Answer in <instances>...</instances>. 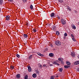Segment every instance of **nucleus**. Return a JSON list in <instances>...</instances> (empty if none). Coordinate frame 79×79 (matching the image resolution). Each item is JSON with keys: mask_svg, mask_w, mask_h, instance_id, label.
Masks as SVG:
<instances>
[{"mask_svg": "<svg viewBox=\"0 0 79 79\" xmlns=\"http://www.w3.org/2000/svg\"><path fill=\"white\" fill-rule=\"evenodd\" d=\"M55 44L56 45H61V42L59 40H57L55 41Z\"/></svg>", "mask_w": 79, "mask_h": 79, "instance_id": "f257e3e1", "label": "nucleus"}, {"mask_svg": "<svg viewBox=\"0 0 79 79\" xmlns=\"http://www.w3.org/2000/svg\"><path fill=\"white\" fill-rule=\"evenodd\" d=\"M61 23L63 25H64V24H66V21L65 20H64V19H61Z\"/></svg>", "mask_w": 79, "mask_h": 79, "instance_id": "f03ea898", "label": "nucleus"}, {"mask_svg": "<svg viewBox=\"0 0 79 79\" xmlns=\"http://www.w3.org/2000/svg\"><path fill=\"white\" fill-rule=\"evenodd\" d=\"M10 16L9 15H7L6 17V20L7 21L10 20Z\"/></svg>", "mask_w": 79, "mask_h": 79, "instance_id": "7ed1b4c3", "label": "nucleus"}, {"mask_svg": "<svg viewBox=\"0 0 79 79\" xmlns=\"http://www.w3.org/2000/svg\"><path fill=\"white\" fill-rule=\"evenodd\" d=\"M58 60L59 61H61V62H62L63 61V59L60 58L58 59Z\"/></svg>", "mask_w": 79, "mask_h": 79, "instance_id": "20e7f679", "label": "nucleus"}, {"mask_svg": "<svg viewBox=\"0 0 79 79\" xmlns=\"http://www.w3.org/2000/svg\"><path fill=\"white\" fill-rule=\"evenodd\" d=\"M16 77L18 79H19V78H20V77H21V76L20 75V74H17L16 75Z\"/></svg>", "mask_w": 79, "mask_h": 79, "instance_id": "39448f33", "label": "nucleus"}, {"mask_svg": "<svg viewBox=\"0 0 79 79\" xmlns=\"http://www.w3.org/2000/svg\"><path fill=\"white\" fill-rule=\"evenodd\" d=\"M28 71L29 72H31V71L32 70V69H31V68L30 66H29L28 67Z\"/></svg>", "mask_w": 79, "mask_h": 79, "instance_id": "423d86ee", "label": "nucleus"}, {"mask_svg": "<svg viewBox=\"0 0 79 79\" xmlns=\"http://www.w3.org/2000/svg\"><path fill=\"white\" fill-rule=\"evenodd\" d=\"M37 54L38 55H39V56H44V55L42 54H41L40 52L37 53Z\"/></svg>", "mask_w": 79, "mask_h": 79, "instance_id": "0eeeda50", "label": "nucleus"}, {"mask_svg": "<svg viewBox=\"0 0 79 79\" xmlns=\"http://www.w3.org/2000/svg\"><path fill=\"white\" fill-rule=\"evenodd\" d=\"M72 27L73 29H76V26L74 25H72Z\"/></svg>", "mask_w": 79, "mask_h": 79, "instance_id": "6e6552de", "label": "nucleus"}, {"mask_svg": "<svg viewBox=\"0 0 79 79\" xmlns=\"http://www.w3.org/2000/svg\"><path fill=\"white\" fill-rule=\"evenodd\" d=\"M32 76L33 77L35 78L37 77V74L36 73H34L33 74Z\"/></svg>", "mask_w": 79, "mask_h": 79, "instance_id": "1a4fd4ad", "label": "nucleus"}, {"mask_svg": "<svg viewBox=\"0 0 79 79\" xmlns=\"http://www.w3.org/2000/svg\"><path fill=\"white\" fill-rule=\"evenodd\" d=\"M66 64L67 65H71V63L70 62L68 61H67L66 62Z\"/></svg>", "mask_w": 79, "mask_h": 79, "instance_id": "9d476101", "label": "nucleus"}, {"mask_svg": "<svg viewBox=\"0 0 79 79\" xmlns=\"http://www.w3.org/2000/svg\"><path fill=\"white\" fill-rule=\"evenodd\" d=\"M58 70L60 72H62L63 71V68H60L58 69Z\"/></svg>", "mask_w": 79, "mask_h": 79, "instance_id": "9b49d317", "label": "nucleus"}, {"mask_svg": "<svg viewBox=\"0 0 79 79\" xmlns=\"http://www.w3.org/2000/svg\"><path fill=\"white\" fill-rule=\"evenodd\" d=\"M23 36L24 38H27V35L26 34H24Z\"/></svg>", "mask_w": 79, "mask_h": 79, "instance_id": "f8f14e48", "label": "nucleus"}, {"mask_svg": "<svg viewBox=\"0 0 79 79\" xmlns=\"http://www.w3.org/2000/svg\"><path fill=\"white\" fill-rule=\"evenodd\" d=\"M71 55L72 56H73V57L75 56V54L74 53H71Z\"/></svg>", "mask_w": 79, "mask_h": 79, "instance_id": "ddd939ff", "label": "nucleus"}, {"mask_svg": "<svg viewBox=\"0 0 79 79\" xmlns=\"http://www.w3.org/2000/svg\"><path fill=\"white\" fill-rule=\"evenodd\" d=\"M64 67L65 68H69V67H70V66L68 65H64Z\"/></svg>", "mask_w": 79, "mask_h": 79, "instance_id": "4468645a", "label": "nucleus"}, {"mask_svg": "<svg viewBox=\"0 0 79 79\" xmlns=\"http://www.w3.org/2000/svg\"><path fill=\"white\" fill-rule=\"evenodd\" d=\"M59 3H62L63 2V0H58Z\"/></svg>", "mask_w": 79, "mask_h": 79, "instance_id": "2eb2a0df", "label": "nucleus"}, {"mask_svg": "<svg viewBox=\"0 0 79 79\" xmlns=\"http://www.w3.org/2000/svg\"><path fill=\"white\" fill-rule=\"evenodd\" d=\"M32 55H31L29 57V60H31V59H32Z\"/></svg>", "mask_w": 79, "mask_h": 79, "instance_id": "dca6fc26", "label": "nucleus"}, {"mask_svg": "<svg viewBox=\"0 0 79 79\" xmlns=\"http://www.w3.org/2000/svg\"><path fill=\"white\" fill-rule=\"evenodd\" d=\"M49 56H50L51 57H52V56H53V54L52 53H50L49 54Z\"/></svg>", "mask_w": 79, "mask_h": 79, "instance_id": "f3484780", "label": "nucleus"}, {"mask_svg": "<svg viewBox=\"0 0 79 79\" xmlns=\"http://www.w3.org/2000/svg\"><path fill=\"white\" fill-rule=\"evenodd\" d=\"M55 16V14L54 13H52L51 15V17H53Z\"/></svg>", "mask_w": 79, "mask_h": 79, "instance_id": "a211bd4d", "label": "nucleus"}, {"mask_svg": "<svg viewBox=\"0 0 79 79\" xmlns=\"http://www.w3.org/2000/svg\"><path fill=\"white\" fill-rule=\"evenodd\" d=\"M56 34L57 35H60V32L59 31H56Z\"/></svg>", "mask_w": 79, "mask_h": 79, "instance_id": "6ab92c4d", "label": "nucleus"}, {"mask_svg": "<svg viewBox=\"0 0 79 79\" xmlns=\"http://www.w3.org/2000/svg\"><path fill=\"white\" fill-rule=\"evenodd\" d=\"M79 64V60L76 61L75 62V64Z\"/></svg>", "mask_w": 79, "mask_h": 79, "instance_id": "aec40b11", "label": "nucleus"}, {"mask_svg": "<svg viewBox=\"0 0 79 79\" xmlns=\"http://www.w3.org/2000/svg\"><path fill=\"white\" fill-rule=\"evenodd\" d=\"M14 68H15V67L13 66H11L10 67V68L11 69H13Z\"/></svg>", "mask_w": 79, "mask_h": 79, "instance_id": "412c9836", "label": "nucleus"}, {"mask_svg": "<svg viewBox=\"0 0 79 79\" xmlns=\"http://www.w3.org/2000/svg\"><path fill=\"white\" fill-rule=\"evenodd\" d=\"M30 8L31 10H32L33 9V6H32V5H31L30 6Z\"/></svg>", "mask_w": 79, "mask_h": 79, "instance_id": "4be33fe9", "label": "nucleus"}, {"mask_svg": "<svg viewBox=\"0 0 79 79\" xmlns=\"http://www.w3.org/2000/svg\"><path fill=\"white\" fill-rule=\"evenodd\" d=\"M28 77V76H27V75H26L25 77V79H27Z\"/></svg>", "mask_w": 79, "mask_h": 79, "instance_id": "5701e85b", "label": "nucleus"}, {"mask_svg": "<svg viewBox=\"0 0 79 79\" xmlns=\"http://www.w3.org/2000/svg\"><path fill=\"white\" fill-rule=\"evenodd\" d=\"M33 31L34 32H36L37 31H36V30L35 29H33Z\"/></svg>", "mask_w": 79, "mask_h": 79, "instance_id": "b1692460", "label": "nucleus"}, {"mask_svg": "<svg viewBox=\"0 0 79 79\" xmlns=\"http://www.w3.org/2000/svg\"><path fill=\"white\" fill-rule=\"evenodd\" d=\"M3 3V0H0V4Z\"/></svg>", "mask_w": 79, "mask_h": 79, "instance_id": "393cba45", "label": "nucleus"}, {"mask_svg": "<svg viewBox=\"0 0 79 79\" xmlns=\"http://www.w3.org/2000/svg\"><path fill=\"white\" fill-rule=\"evenodd\" d=\"M51 79H55V78L53 76H52L51 77Z\"/></svg>", "mask_w": 79, "mask_h": 79, "instance_id": "a878e982", "label": "nucleus"}, {"mask_svg": "<svg viewBox=\"0 0 79 79\" xmlns=\"http://www.w3.org/2000/svg\"><path fill=\"white\" fill-rule=\"evenodd\" d=\"M71 37H73V38H74V36L73 35V34H71Z\"/></svg>", "mask_w": 79, "mask_h": 79, "instance_id": "bb28decb", "label": "nucleus"}, {"mask_svg": "<svg viewBox=\"0 0 79 79\" xmlns=\"http://www.w3.org/2000/svg\"><path fill=\"white\" fill-rule=\"evenodd\" d=\"M57 62H56V61H54L53 62V64H56Z\"/></svg>", "mask_w": 79, "mask_h": 79, "instance_id": "cd10ccee", "label": "nucleus"}, {"mask_svg": "<svg viewBox=\"0 0 79 79\" xmlns=\"http://www.w3.org/2000/svg\"><path fill=\"white\" fill-rule=\"evenodd\" d=\"M16 56L18 58H19V57H20L19 56V54H17L16 55Z\"/></svg>", "mask_w": 79, "mask_h": 79, "instance_id": "c85d7f7f", "label": "nucleus"}, {"mask_svg": "<svg viewBox=\"0 0 79 79\" xmlns=\"http://www.w3.org/2000/svg\"><path fill=\"white\" fill-rule=\"evenodd\" d=\"M64 36H65V37H66V36H67V35H68V34H67V33H65L64 34Z\"/></svg>", "mask_w": 79, "mask_h": 79, "instance_id": "c756f323", "label": "nucleus"}, {"mask_svg": "<svg viewBox=\"0 0 79 79\" xmlns=\"http://www.w3.org/2000/svg\"><path fill=\"white\" fill-rule=\"evenodd\" d=\"M72 40L73 41H76V40H75V39L74 38H72Z\"/></svg>", "mask_w": 79, "mask_h": 79, "instance_id": "7c9ffc66", "label": "nucleus"}, {"mask_svg": "<svg viewBox=\"0 0 79 79\" xmlns=\"http://www.w3.org/2000/svg\"><path fill=\"white\" fill-rule=\"evenodd\" d=\"M77 71H78V72H79V68H77Z\"/></svg>", "mask_w": 79, "mask_h": 79, "instance_id": "2f4dec72", "label": "nucleus"}, {"mask_svg": "<svg viewBox=\"0 0 79 79\" xmlns=\"http://www.w3.org/2000/svg\"><path fill=\"white\" fill-rule=\"evenodd\" d=\"M39 67V68H41V69L42 68V65H40Z\"/></svg>", "mask_w": 79, "mask_h": 79, "instance_id": "473e14b6", "label": "nucleus"}, {"mask_svg": "<svg viewBox=\"0 0 79 79\" xmlns=\"http://www.w3.org/2000/svg\"><path fill=\"white\" fill-rule=\"evenodd\" d=\"M53 65L52 64H50L49 65L50 66H52Z\"/></svg>", "mask_w": 79, "mask_h": 79, "instance_id": "72a5a7b5", "label": "nucleus"}, {"mask_svg": "<svg viewBox=\"0 0 79 79\" xmlns=\"http://www.w3.org/2000/svg\"><path fill=\"white\" fill-rule=\"evenodd\" d=\"M36 73H37V74H39V71H36Z\"/></svg>", "mask_w": 79, "mask_h": 79, "instance_id": "f704fd0d", "label": "nucleus"}, {"mask_svg": "<svg viewBox=\"0 0 79 79\" xmlns=\"http://www.w3.org/2000/svg\"><path fill=\"white\" fill-rule=\"evenodd\" d=\"M23 2H26L27 1V0H23Z\"/></svg>", "mask_w": 79, "mask_h": 79, "instance_id": "c9c22d12", "label": "nucleus"}, {"mask_svg": "<svg viewBox=\"0 0 79 79\" xmlns=\"http://www.w3.org/2000/svg\"><path fill=\"white\" fill-rule=\"evenodd\" d=\"M46 67V65H45V64H44L43 65V66H42V67Z\"/></svg>", "mask_w": 79, "mask_h": 79, "instance_id": "e433bc0d", "label": "nucleus"}, {"mask_svg": "<svg viewBox=\"0 0 79 79\" xmlns=\"http://www.w3.org/2000/svg\"><path fill=\"white\" fill-rule=\"evenodd\" d=\"M56 65H58V66H59V65H60V64H59L57 63H56Z\"/></svg>", "mask_w": 79, "mask_h": 79, "instance_id": "4c0bfd02", "label": "nucleus"}, {"mask_svg": "<svg viewBox=\"0 0 79 79\" xmlns=\"http://www.w3.org/2000/svg\"><path fill=\"white\" fill-rule=\"evenodd\" d=\"M9 2H13V0H8Z\"/></svg>", "mask_w": 79, "mask_h": 79, "instance_id": "58836bf2", "label": "nucleus"}, {"mask_svg": "<svg viewBox=\"0 0 79 79\" xmlns=\"http://www.w3.org/2000/svg\"><path fill=\"white\" fill-rule=\"evenodd\" d=\"M57 18H58V19H60V17L59 16L57 17Z\"/></svg>", "mask_w": 79, "mask_h": 79, "instance_id": "ea45409f", "label": "nucleus"}, {"mask_svg": "<svg viewBox=\"0 0 79 79\" xmlns=\"http://www.w3.org/2000/svg\"><path fill=\"white\" fill-rule=\"evenodd\" d=\"M50 46H51V47H53V45H50Z\"/></svg>", "mask_w": 79, "mask_h": 79, "instance_id": "a19ab883", "label": "nucleus"}, {"mask_svg": "<svg viewBox=\"0 0 79 79\" xmlns=\"http://www.w3.org/2000/svg\"><path fill=\"white\" fill-rule=\"evenodd\" d=\"M77 57L78 58H79V55Z\"/></svg>", "mask_w": 79, "mask_h": 79, "instance_id": "79ce46f5", "label": "nucleus"}, {"mask_svg": "<svg viewBox=\"0 0 79 79\" xmlns=\"http://www.w3.org/2000/svg\"><path fill=\"white\" fill-rule=\"evenodd\" d=\"M57 62H59V61H58V60H57Z\"/></svg>", "mask_w": 79, "mask_h": 79, "instance_id": "37998d69", "label": "nucleus"}, {"mask_svg": "<svg viewBox=\"0 0 79 79\" xmlns=\"http://www.w3.org/2000/svg\"><path fill=\"white\" fill-rule=\"evenodd\" d=\"M69 10H71V9H70Z\"/></svg>", "mask_w": 79, "mask_h": 79, "instance_id": "c03bdc74", "label": "nucleus"}, {"mask_svg": "<svg viewBox=\"0 0 79 79\" xmlns=\"http://www.w3.org/2000/svg\"><path fill=\"white\" fill-rule=\"evenodd\" d=\"M75 13H77V11H75Z\"/></svg>", "mask_w": 79, "mask_h": 79, "instance_id": "a18cd8bd", "label": "nucleus"}, {"mask_svg": "<svg viewBox=\"0 0 79 79\" xmlns=\"http://www.w3.org/2000/svg\"><path fill=\"white\" fill-rule=\"evenodd\" d=\"M0 11H1V10H0Z\"/></svg>", "mask_w": 79, "mask_h": 79, "instance_id": "49530a36", "label": "nucleus"}]
</instances>
